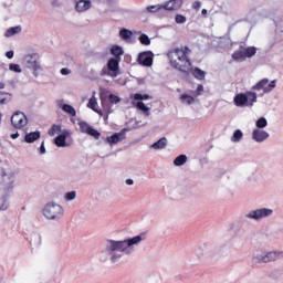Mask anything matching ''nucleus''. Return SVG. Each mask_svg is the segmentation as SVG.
Wrapping results in <instances>:
<instances>
[{"instance_id":"bb28decb","label":"nucleus","mask_w":283,"mask_h":283,"mask_svg":"<svg viewBox=\"0 0 283 283\" xmlns=\"http://www.w3.org/2000/svg\"><path fill=\"white\" fill-rule=\"evenodd\" d=\"M161 10H165V4L149 6L146 8V12H150L151 14L160 12Z\"/></svg>"},{"instance_id":"dca6fc26","label":"nucleus","mask_w":283,"mask_h":283,"mask_svg":"<svg viewBox=\"0 0 283 283\" xmlns=\"http://www.w3.org/2000/svg\"><path fill=\"white\" fill-rule=\"evenodd\" d=\"M92 8V1L91 0H78L75 4L76 12H87Z\"/></svg>"},{"instance_id":"c756f323","label":"nucleus","mask_w":283,"mask_h":283,"mask_svg":"<svg viewBox=\"0 0 283 283\" xmlns=\"http://www.w3.org/2000/svg\"><path fill=\"white\" fill-rule=\"evenodd\" d=\"M133 98L134 101L143 102V101H150L151 96L149 94L135 93L133 95Z\"/></svg>"},{"instance_id":"c03bdc74","label":"nucleus","mask_w":283,"mask_h":283,"mask_svg":"<svg viewBox=\"0 0 283 283\" xmlns=\"http://www.w3.org/2000/svg\"><path fill=\"white\" fill-rule=\"evenodd\" d=\"M181 50L185 53V56H187V54L191 53V49H189V46H184V49H181Z\"/></svg>"},{"instance_id":"a18cd8bd","label":"nucleus","mask_w":283,"mask_h":283,"mask_svg":"<svg viewBox=\"0 0 283 283\" xmlns=\"http://www.w3.org/2000/svg\"><path fill=\"white\" fill-rule=\"evenodd\" d=\"M99 98H101L102 105H105V103L107 102V97H105L103 93H101Z\"/></svg>"},{"instance_id":"6ab92c4d","label":"nucleus","mask_w":283,"mask_h":283,"mask_svg":"<svg viewBox=\"0 0 283 283\" xmlns=\"http://www.w3.org/2000/svg\"><path fill=\"white\" fill-rule=\"evenodd\" d=\"M119 36L120 39H123V41H126V43H129V41H132V38L134 36V31L123 28L119 31Z\"/></svg>"},{"instance_id":"20e7f679","label":"nucleus","mask_w":283,"mask_h":283,"mask_svg":"<svg viewBox=\"0 0 283 283\" xmlns=\"http://www.w3.org/2000/svg\"><path fill=\"white\" fill-rule=\"evenodd\" d=\"M283 252H264L262 250H256L252 254V260L255 264H269V262H275L282 255Z\"/></svg>"},{"instance_id":"2f4dec72","label":"nucleus","mask_w":283,"mask_h":283,"mask_svg":"<svg viewBox=\"0 0 283 283\" xmlns=\"http://www.w3.org/2000/svg\"><path fill=\"white\" fill-rule=\"evenodd\" d=\"M138 40L142 45H151V39H149V35L145 33H142Z\"/></svg>"},{"instance_id":"2eb2a0df","label":"nucleus","mask_w":283,"mask_h":283,"mask_svg":"<svg viewBox=\"0 0 283 283\" xmlns=\"http://www.w3.org/2000/svg\"><path fill=\"white\" fill-rule=\"evenodd\" d=\"M252 138L255 143H264L269 138V134L265 130L254 128L252 132Z\"/></svg>"},{"instance_id":"f03ea898","label":"nucleus","mask_w":283,"mask_h":283,"mask_svg":"<svg viewBox=\"0 0 283 283\" xmlns=\"http://www.w3.org/2000/svg\"><path fill=\"white\" fill-rule=\"evenodd\" d=\"M171 67L182 72L184 74H189L191 72V60L189 56L185 55L182 49H175L167 53Z\"/></svg>"},{"instance_id":"8fccbe9b","label":"nucleus","mask_w":283,"mask_h":283,"mask_svg":"<svg viewBox=\"0 0 283 283\" xmlns=\"http://www.w3.org/2000/svg\"><path fill=\"white\" fill-rule=\"evenodd\" d=\"M19 136V133H14L11 135L12 140H17V137Z\"/></svg>"},{"instance_id":"49530a36","label":"nucleus","mask_w":283,"mask_h":283,"mask_svg":"<svg viewBox=\"0 0 283 283\" xmlns=\"http://www.w3.org/2000/svg\"><path fill=\"white\" fill-rule=\"evenodd\" d=\"M61 74H63V76H66V74H70V69H62Z\"/></svg>"},{"instance_id":"f704fd0d","label":"nucleus","mask_w":283,"mask_h":283,"mask_svg":"<svg viewBox=\"0 0 283 283\" xmlns=\"http://www.w3.org/2000/svg\"><path fill=\"white\" fill-rule=\"evenodd\" d=\"M56 134H61V126H59V125H53V126L49 129V136H56Z\"/></svg>"},{"instance_id":"4468645a","label":"nucleus","mask_w":283,"mask_h":283,"mask_svg":"<svg viewBox=\"0 0 283 283\" xmlns=\"http://www.w3.org/2000/svg\"><path fill=\"white\" fill-rule=\"evenodd\" d=\"M182 0H169L167 3L164 4V10L168 12H174V10H180L182 8Z\"/></svg>"},{"instance_id":"f3484780","label":"nucleus","mask_w":283,"mask_h":283,"mask_svg":"<svg viewBox=\"0 0 283 283\" xmlns=\"http://www.w3.org/2000/svg\"><path fill=\"white\" fill-rule=\"evenodd\" d=\"M191 74L193 76V78H196L197 81H205L206 76H207V72H205L202 69L196 66L193 69V64H191Z\"/></svg>"},{"instance_id":"1a4fd4ad","label":"nucleus","mask_w":283,"mask_h":283,"mask_svg":"<svg viewBox=\"0 0 283 283\" xmlns=\"http://www.w3.org/2000/svg\"><path fill=\"white\" fill-rule=\"evenodd\" d=\"M275 83L276 81L273 80L269 83V78H263L259 81L255 85L252 86V90L260 92V90L263 91V94H269L270 92H273L275 90Z\"/></svg>"},{"instance_id":"9d476101","label":"nucleus","mask_w":283,"mask_h":283,"mask_svg":"<svg viewBox=\"0 0 283 283\" xmlns=\"http://www.w3.org/2000/svg\"><path fill=\"white\" fill-rule=\"evenodd\" d=\"M25 61L30 67V70H33L34 76H39L43 72V67L41 64H39V55L38 54H32V55H27Z\"/></svg>"},{"instance_id":"c85d7f7f","label":"nucleus","mask_w":283,"mask_h":283,"mask_svg":"<svg viewBox=\"0 0 283 283\" xmlns=\"http://www.w3.org/2000/svg\"><path fill=\"white\" fill-rule=\"evenodd\" d=\"M19 32H21V27H11L6 31L4 36H14V34H19Z\"/></svg>"},{"instance_id":"9b49d317","label":"nucleus","mask_w":283,"mask_h":283,"mask_svg":"<svg viewBox=\"0 0 283 283\" xmlns=\"http://www.w3.org/2000/svg\"><path fill=\"white\" fill-rule=\"evenodd\" d=\"M11 125L14 129H23L25 125H28V117L23 114V112H15L11 116Z\"/></svg>"},{"instance_id":"7ed1b4c3","label":"nucleus","mask_w":283,"mask_h":283,"mask_svg":"<svg viewBox=\"0 0 283 283\" xmlns=\"http://www.w3.org/2000/svg\"><path fill=\"white\" fill-rule=\"evenodd\" d=\"M233 103L235 107H253V103H258V94L253 91L238 93L233 98Z\"/></svg>"},{"instance_id":"393cba45","label":"nucleus","mask_w":283,"mask_h":283,"mask_svg":"<svg viewBox=\"0 0 283 283\" xmlns=\"http://www.w3.org/2000/svg\"><path fill=\"white\" fill-rule=\"evenodd\" d=\"M180 101L181 103H186V105H193V103H196V98H193V96L186 93L180 95Z\"/></svg>"},{"instance_id":"72a5a7b5","label":"nucleus","mask_w":283,"mask_h":283,"mask_svg":"<svg viewBox=\"0 0 283 283\" xmlns=\"http://www.w3.org/2000/svg\"><path fill=\"white\" fill-rule=\"evenodd\" d=\"M54 144L57 147H65V135H59L57 137H55Z\"/></svg>"},{"instance_id":"39448f33","label":"nucleus","mask_w":283,"mask_h":283,"mask_svg":"<svg viewBox=\"0 0 283 283\" xmlns=\"http://www.w3.org/2000/svg\"><path fill=\"white\" fill-rule=\"evenodd\" d=\"M101 76H111L112 78L120 76V60L113 57L108 59L106 66L101 71Z\"/></svg>"},{"instance_id":"ea45409f","label":"nucleus","mask_w":283,"mask_h":283,"mask_svg":"<svg viewBox=\"0 0 283 283\" xmlns=\"http://www.w3.org/2000/svg\"><path fill=\"white\" fill-rule=\"evenodd\" d=\"M202 92H205V86L202 84H199L196 90V95L202 96Z\"/></svg>"},{"instance_id":"6e6d98bb","label":"nucleus","mask_w":283,"mask_h":283,"mask_svg":"<svg viewBox=\"0 0 283 283\" xmlns=\"http://www.w3.org/2000/svg\"><path fill=\"white\" fill-rule=\"evenodd\" d=\"M201 14H202V17H205L207 14V9H202Z\"/></svg>"},{"instance_id":"de8ad7c7","label":"nucleus","mask_w":283,"mask_h":283,"mask_svg":"<svg viewBox=\"0 0 283 283\" xmlns=\"http://www.w3.org/2000/svg\"><path fill=\"white\" fill-rule=\"evenodd\" d=\"M40 154H45V144L44 143L41 144Z\"/></svg>"},{"instance_id":"f8f14e48","label":"nucleus","mask_w":283,"mask_h":283,"mask_svg":"<svg viewBox=\"0 0 283 283\" xmlns=\"http://www.w3.org/2000/svg\"><path fill=\"white\" fill-rule=\"evenodd\" d=\"M137 63L138 65H143V67H151L154 65V52H140L137 56Z\"/></svg>"},{"instance_id":"09e8293b","label":"nucleus","mask_w":283,"mask_h":283,"mask_svg":"<svg viewBox=\"0 0 283 283\" xmlns=\"http://www.w3.org/2000/svg\"><path fill=\"white\" fill-rule=\"evenodd\" d=\"M138 85H145V78H137Z\"/></svg>"},{"instance_id":"5fc2aeb1","label":"nucleus","mask_w":283,"mask_h":283,"mask_svg":"<svg viewBox=\"0 0 283 283\" xmlns=\"http://www.w3.org/2000/svg\"><path fill=\"white\" fill-rule=\"evenodd\" d=\"M72 116H76V108L72 107Z\"/></svg>"},{"instance_id":"a211bd4d","label":"nucleus","mask_w":283,"mask_h":283,"mask_svg":"<svg viewBox=\"0 0 283 283\" xmlns=\"http://www.w3.org/2000/svg\"><path fill=\"white\" fill-rule=\"evenodd\" d=\"M109 52L114 56L112 59H117L118 61H120V56L125 54V51H123V48L116 44L111 48Z\"/></svg>"},{"instance_id":"cd10ccee","label":"nucleus","mask_w":283,"mask_h":283,"mask_svg":"<svg viewBox=\"0 0 283 283\" xmlns=\"http://www.w3.org/2000/svg\"><path fill=\"white\" fill-rule=\"evenodd\" d=\"M135 107H137L139 109V112H143L145 114V116H149V106L145 105L143 102H137L135 104Z\"/></svg>"},{"instance_id":"a878e982","label":"nucleus","mask_w":283,"mask_h":283,"mask_svg":"<svg viewBox=\"0 0 283 283\" xmlns=\"http://www.w3.org/2000/svg\"><path fill=\"white\" fill-rule=\"evenodd\" d=\"M233 61H244L247 57L244 55V50L239 49L238 51H234L232 54Z\"/></svg>"},{"instance_id":"79ce46f5","label":"nucleus","mask_w":283,"mask_h":283,"mask_svg":"<svg viewBox=\"0 0 283 283\" xmlns=\"http://www.w3.org/2000/svg\"><path fill=\"white\" fill-rule=\"evenodd\" d=\"M202 6V2H200V1H195L193 3H192V9L193 10H200V7Z\"/></svg>"},{"instance_id":"aec40b11","label":"nucleus","mask_w":283,"mask_h":283,"mask_svg":"<svg viewBox=\"0 0 283 283\" xmlns=\"http://www.w3.org/2000/svg\"><path fill=\"white\" fill-rule=\"evenodd\" d=\"M240 50H243V54L245 59H252L258 53V49L255 46H249L244 49V46L240 45Z\"/></svg>"},{"instance_id":"b1692460","label":"nucleus","mask_w":283,"mask_h":283,"mask_svg":"<svg viewBox=\"0 0 283 283\" xmlns=\"http://www.w3.org/2000/svg\"><path fill=\"white\" fill-rule=\"evenodd\" d=\"M187 160H188L187 155L182 154V155L177 156L172 163H174L175 167H182V165H185L187 163Z\"/></svg>"},{"instance_id":"58836bf2","label":"nucleus","mask_w":283,"mask_h":283,"mask_svg":"<svg viewBox=\"0 0 283 283\" xmlns=\"http://www.w3.org/2000/svg\"><path fill=\"white\" fill-rule=\"evenodd\" d=\"M6 96H8V94L0 92V105H6V103H8V98Z\"/></svg>"},{"instance_id":"6e6552de","label":"nucleus","mask_w":283,"mask_h":283,"mask_svg":"<svg viewBox=\"0 0 283 283\" xmlns=\"http://www.w3.org/2000/svg\"><path fill=\"white\" fill-rule=\"evenodd\" d=\"M127 128H123L119 133H114L113 135L108 137H103V140L107 143L111 147H114V145H118V143H123L125 138H127Z\"/></svg>"},{"instance_id":"4be33fe9","label":"nucleus","mask_w":283,"mask_h":283,"mask_svg":"<svg viewBox=\"0 0 283 283\" xmlns=\"http://www.w3.org/2000/svg\"><path fill=\"white\" fill-rule=\"evenodd\" d=\"M167 147V137H161L159 140L150 145V149H165Z\"/></svg>"},{"instance_id":"37998d69","label":"nucleus","mask_w":283,"mask_h":283,"mask_svg":"<svg viewBox=\"0 0 283 283\" xmlns=\"http://www.w3.org/2000/svg\"><path fill=\"white\" fill-rule=\"evenodd\" d=\"M7 59H14V51H8L6 53Z\"/></svg>"},{"instance_id":"412c9836","label":"nucleus","mask_w":283,"mask_h":283,"mask_svg":"<svg viewBox=\"0 0 283 283\" xmlns=\"http://www.w3.org/2000/svg\"><path fill=\"white\" fill-rule=\"evenodd\" d=\"M41 138V132L36 130L33 133H28L24 136V142L25 143H34L35 140H39Z\"/></svg>"},{"instance_id":"3c124183","label":"nucleus","mask_w":283,"mask_h":283,"mask_svg":"<svg viewBox=\"0 0 283 283\" xmlns=\"http://www.w3.org/2000/svg\"><path fill=\"white\" fill-rule=\"evenodd\" d=\"M126 185H134V179H126Z\"/></svg>"},{"instance_id":"ddd939ff","label":"nucleus","mask_w":283,"mask_h":283,"mask_svg":"<svg viewBox=\"0 0 283 283\" xmlns=\"http://www.w3.org/2000/svg\"><path fill=\"white\" fill-rule=\"evenodd\" d=\"M78 126L82 134H87L88 136L95 138V140L101 138V132L92 127L90 124H87V122H78Z\"/></svg>"},{"instance_id":"864d4df0","label":"nucleus","mask_w":283,"mask_h":283,"mask_svg":"<svg viewBox=\"0 0 283 283\" xmlns=\"http://www.w3.org/2000/svg\"><path fill=\"white\" fill-rule=\"evenodd\" d=\"M76 199V191H72V200H75Z\"/></svg>"},{"instance_id":"7c9ffc66","label":"nucleus","mask_w":283,"mask_h":283,"mask_svg":"<svg viewBox=\"0 0 283 283\" xmlns=\"http://www.w3.org/2000/svg\"><path fill=\"white\" fill-rule=\"evenodd\" d=\"M244 136V133H242L240 129L234 130L232 137H231V142L232 143H240V140H242Z\"/></svg>"},{"instance_id":"4c0bfd02","label":"nucleus","mask_w":283,"mask_h":283,"mask_svg":"<svg viewBox=\"0 0 283 283\" xmlns=\"http://www.w3.org/2000/svg\"><path fill=\"white\" fill-rule=\"evenodd\" d=\"M9 69L11 70V72H17L18 74H20L21 72V66L19 64L11 63L9 65Z\"/></svg>"},{"instance_id":"5701e85b","label":"nucleus","mask_w":283,"mask_h":283,"mask_svg":"<svg viewBox=\"0 0 283 283\" xmlns=\"http://www.w3.org/2000/svg\"><path fill=\"white\" fill-rule=\"evenodd\" d=\"M96 105H98V103L96 102V98L93 97L88 101L87 107L90 109H93V112H95L96 114H99V116H103V111L96 108Z\"/></svg>"},{"instance_id":"f257e3e1","label":"nucleus","mask_w":283,"mask_h":283,"mask_svg":"<svg viewBox=\"0 0 283 283\" xmlns=\"http://www.w3.org/2000/svg\"><path fill=\"white\" fill-rule=\"evenodd\" d=\"M142 242H143L142 235H136L122 241L107 239L105 241L104 253H106V255H109L111 262L115 264V262H118V260L123 258V254L120 253H125L126 255H132V247H136Z\"/></svg>"},{"instance_id":"a19ab883","label":"nucleus","mask_w":283,"mask_h":283,"mask_svg":"<svg viewBox=\"0 0 283 283\" xmlns=\"http://www.w3.org/2000/svg\"><path fill=\"white\" fill-rule=\"evenodd\" d=\"M62 109L66 112V114H72V105L70 104H64Z\"/></svg>"},{"instance_id":"e433bc0d","label":"nucleus","mask_w":283,"mask_h":283,"mask_svg":"<svg viewBox=\"0 0 283 283\" xmlns=\"http://www.w3.org/2000/svg\"><path fill=\"white\" fill-rule=\"evenodd\" d=\"M175 21L178 24H182V23H187V17L182 15V14H177L175 17Z\"/></svg>"},{"instance_id":"423d86ee","label":"nucleus","mask_w":283,"mask_h":283,"mask_svg":"<svg viewBox=\"0 0 283 283\" xmlns=\"http://www.w3.org/2000/svg\"><path fill=\"white\" fill-rule=\"evenodd\" d=\"M42 213L48 220H59V218L63 217V207L56 203H48Z\"/></svg>"},{"instance_id":"473e14b6","label":"nucleus","mask_w":283,"mask_h":283,"mask_svg":"<svg viewBox=\"0 0 283 283\" xmlns=\"http://www.w3.org/2000/svg\"><path fill=\"white\" fill-rule=\"evenodd\" d=\"M266 125H269V122L265 119V117H260L255 122L256 129H264V127H266Z\"/></svg>"},{"instance_id":"c9c22d12","label":"nucleus","mask_w":283,"mask_h":283,"mask_svg":"<svg viewBox=\"0 0 283 283\" xmlns=\"http://www.w3.org/2000/svg\"><path fill=\"white\" fill-rule=\"evenodd\" d=\"M108 101H109V103H112V105H118V103L120 102V97H118V95L111 93L108 95Z\"/></svg>"},{"instance_id":"4d7b16f0","label":"nucleus","mask_w":283,"mask_h":283,"mask_svg":"<svg viewBox=\"0 0 283 283\" xmlns=\"http://www.w3.org/2000/svg\"><path fill=\"white\" fill-rule=\"evenodd\" d=\"M6 87V84L0 83V90H3Z\"/></svg>"},{"instance_id":"0eeeda50","label":"nucleus","mask_w":283,"mask_h":283,"mask_svg":"<svg viewBox=\"0 0 283 283\" xmlns=\"http://www.w3.org/2000/svg\"><path fill=\"white\" fill-rule=\"evenodd\" d=\"M271 216H273V209L260 208L250 211L248 214H245V218H249V220H262L264 218H271Z\"/></svg>"},{"instance_id":"603ef678","label":"nucleus","mask_w":283,"mask_h":283,"mask_svg":"<svg viewBox=\"0 0 283 283\" xmlns=\"http://www.w3.org/2000/svg\"><path fill=\"white\" fill-rule=\"evenodd\" d=\"M66 200H72V192L66 193Z\"/></svg>"}]
</instances>
